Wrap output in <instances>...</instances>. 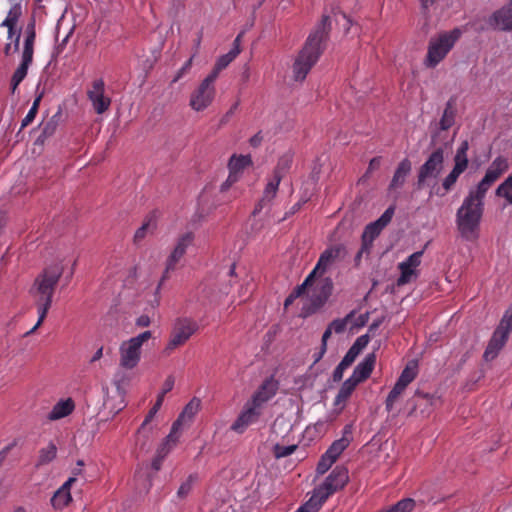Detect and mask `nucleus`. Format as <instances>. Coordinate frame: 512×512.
<instances>
[{
  "label": "nucleus",
  "mask_w": 512,
  "mask_h": 512,
  "mask_svg": "<svg viewBox=\"0 0 512 512\" xmlns=\"http://www.w3.org/2000/svg\"><path fill=\"white\" fill-rule=\"evenodd\" d=\"M394 215V208L389 207L376 221L369 223L362 234L361 243L367 247L372 248L374 240L380 235L381 231L390 223Z\"/></svg>",
  "instance_id": "obj_12"
},
{
  "label": "nucleus",
  "mask_w": 512,
  "mask_h": 512,
  "mask_svg": "<svg viewBox=\"0 0 512 512\" xmlns=\"http://www.w3.org/2000/svg\"><path fill=\"white\" fill-rule=\"evenodd\" d=\"M313 285V282L310 280V278L306 277L304 282L298 286H296L293 291L288 295V297L284 301V308L287 309L290 305L293 304V302L306 294L308 291V288Z\"/></svg>",
  "instance_id": "obj_40"
},
{
  "label": "nucleus",
  "mask_w": 512,
  "mask_h": 512,
  "mask_svg": "<svg viewBox=\"0 0 512 512\" xmlns=\"http://www.w3.org/2000/svg\"><path fill=\"white\" fill-rule=\"evenodd\" d=\"M371 250H372V248H370V247H367V248L365 249L364 244H363V243H361V248H360V250L358 251V253H357V254H356V256H355V263H356V265H359V263H360V261H361V258H362L364 255H365V256H369V255H370V253H371Z\"/></svg>",
  "instance_id": "obj_60"
},
{
  "label": "nucleus",
  "mask_w": 512,
  "mask_h": 512,
  "mask_svg": "<svg viewBox=\"0 0 512 512\" xmlns=\"http://www.w3.org/2000/svg\"><path fill=\"white\" fill-rule=\"evenodd\" d=\"M369 340L370 339L368 334L361 335L355 340L351 347L360 354L361 351L368 345Z\"/></svg>",
  "instance_id": "obj_54"
},
{
  "label": "nucleus",
  "mask_w": 512,
  "mask_h": 512,
  "mask_svg": "<svg viewBox=\"0 0 512 512\" xmlns=\"http://www.w3.org/2000/svg\"><path fill=\"white\" fill-rule=\"evenodd\" d=\"M351 426L346 425L343 430V436L335 440L325 452L327 456H330L332 461H337L343 451L349 446L351 441Z\"/></svg>",
  "instance_id": "obj_23"
},
{
  "label": "nucleus",
  "mask_w": 512,
  "mask_h": 512,
  "mask_svg": "<svg viewBox=\"0 0 512 512\" xmlns=\"http://www.w3.org/2000/svg\"><path fill=\"white\" fill-rule=\"evenodd\" d=\"M508 336V333L496 328L483 355L486 361L493 360L498 355L499 351L505 345Z\"/></svg>",
  "instance_id": "obj_21"
},
{
  "label": "nucleus",
  "mask_w": 512,
  "mask_h": 512,
  "mask_svg": "<svg viewBox=\"0 0 512 512\" xmlns=\"http://www.w3.org/2000/svg\"><path fill=\"white\" fill-rule=\"evenodd\" d=\"M348 369L347 366H343L342 363L340 362L337 367L334 369L333 371V381L334 382H339L342 380L343 378V374L345 372V370Z\"/></svg>",
  "instance_id": "obj_58"
},
{
  "label": "nucleus",
  "mask_w": 512,
  "mask_h": 512,
  "mask_svg": "<svg viewBox=\"0 0 512 512\" xmlns=\"http://www.w3.org/2000/svg\"><path fill=\"white\" fill-rule=\"evenodd\" d=\"M399 270L400 277L397 280V285L401 286L408 283L416 271V252L412 253L406 261L399 264Z\"/></svg>",
  "instance_id": "obj_26"
},
{
  "label": "nucleus",
  "mask_w": 512,
  "mask_h": 512,
  "mask_svg": "<svg viewBox=\"0 0 512 512\" xmlns=\"http://www.w3.org/2000/svg\"><path fill=\"white\" fill-rule=\"evenodd\" d=\"M278 390V382L273 378H267L263 381V383L259 386V388L254 392L250 402L261 408L264 403L269 401L272 397L275 396Z\"/></svg>",
  "instance_id": "obj_16"
},
{
  "label": "nucleus",
  "mask_w": 512,
  "mask_h": 512,
  "mask_svg": "<svg viewBox=\"0 0 512 512\" xmlns=\"http://www.w3.org/2000/svg\"><path fill=\"white\" fill-rule=\"evenodd\" d=\"M444 152L438 148L432 152L418 171V186L427 179L436 180L443 168Z\"/></svg>",
  "instance_id": "obj_15"
},
{
  "label": "nucleus",
  "mask_w": 512,
  "mask_h": 512,
  "mask_svg": "<svg viewBox=\"0 0 512 512\" xmlns=\"http://www.w3.org/2000/svg\"><path fill=\"white\" fill-rule=\"evenodd\" d=\"M183 259L182 256L176 254L173 250L169 253L165 260V267L161 279L159 281L157 290L163 285V283L171 277V274L178 269L180 262Z\"/></svg>",
  "instance_id": "obj_29"
},
{
  "label": "nucleus",
  "mask_w": 512,
  "mask_h": 512,
  "mask_svg": "<svg viewBox=\"0 0 512 512\" xmlns=\"http://www.w3.org/2000/svg\"><path fill=\"white\" fill-rule=\"evenodd\" d=\"M87 97L97 114L105 113L111 105V98L105 96V82L102 78L95 79L91 83V87L87 90Z\"/></svg>",
  "instance_id": "obj_13"
},
{
  "label": "nucleus",
  "mask_w": 512,
  "mask_h": 512,
  "mask_svg": "<svg viewBox=\"0 0 512 512\" xmlns=\"http://www.w3.org/2000/svg\"><path fill=\"white\" fill-rule=\"evenodd\" d=\"M250 165H252V159L250 155H233L229 159L228 169L229 171L235 172L241 176L244 169Z\"/></svg>",
  "instance_id": "obj_31"
},
{
  "label": "nucleus",
  "mask_w": 512,
  "mask_h": 512,
  "mask_svg": "<svg viewBox=\"0 0 512 512\" xmlns=\"http://www.w3.org/2000/svg\"><path fill=\"white\" fill-rule=\"evenodd\" d=\"M240 177L241 176L236 174L235 172L229 171L227 179L225 180V182L221 184L220 192L224 193L228 191L232 187V185L235 184L240 179Z\"/></svg>",
  "instance_id": "obj_51"
},
{
  "label": "nucleus",
  "mask_w": 512,
  "mask_h": 512,
  "mask_svg": "<svg viewBox=\"0 0 512 512\" xmlns=\"http://www.w3.org/2000/svg\"><path fill=\"white\" fill-rule=\"evenodd\" d=\"M489 26L498 30H512V0L509 5L494 12L489 20Z\"/></svg>",
  "instance_id": "obj_18"
},
{
  "label": "nucleus",
  "mask_w": 512,
  "mask_h": 512,
  "mask_svg": "<svg viewBox=\"0 0 512 512\" xmlns=\"http://www.w3.org/2000/svg\"><path fill=\"white\" fill-rule=\"evenodd\" d=\"M280 180L277 178L272 177L266 184L265 189L263 191V195L261 199L256 203L252 214L254 216L258 215L265 207L269 206L272 200L275 198L279 185Z\"/></svg>",
  "instance_id": "obj_20"
},
{
  "label": "nucleus",
  "mask_w": 512,
  "mask_h": 512,
  "mask_svg": "<svg viewBox=\"0 0 512 512\" xmlns=\"http://www.w3.org/2000/svg\"><path fill=\"white\" fill-rule=\"evenodd\" d=\"M197 330L198 324L193 319L187 317L177 318L173 323L169 341L163 353L170 355L175 349L183 346Z\"/></svg>",
  "instance_id": "obj_6"
},
{
  "label": "nucleus",
  "mask_w": 512,
  "mask_h": 512,
  "mask_svg": "<svg viewBox=\"0 0 512 512\" xmlns=\"http://www.w3.org/2000/svg\"><path fill=\"white\" fill-rule=\"evenodd\" d=\"M240 52V49L232 48L228 53L220 56L208 76L216 80L220 72L224 70L240 54Z\"/></svg>",
  "instance_id": "obj_30"
},
{
  "label": "nucleus",
  "mask_w": 512,
  "mask_h": 512,
  "mask_svg": "<svg viewBox=\"0 0 512 512\" xmlns=\"http://www.w3.org/2000/svg\"><path fill=\"white\" fill-rule=\"evenodd\" d=\"M77 483L75 477H69L67 481L54 493L51 504L55 509L66 507L72 500L71 488Z\"/></svg>",
  "instance_id": "obj_19"
},
{
  "label": "nucleus",
  "mask_w": 512,
  "mask_h": 512,
  "mask_svg": "<svg viewBox=\"0 0 512 512\" xmlns=\"http://www.w3.org/2000/svg\"><path fill=\"white\" fill-rule=\"evenodd\" d=\"M196 480H197V475H195V474L189 475L188 478L186 479V481H184L180 485V487H179V489L177 491L178 497L179 498L186 497L190 493V491L192 489V486H193V484L195 483Z\"/></svg>",
  "instance_id": "obj_46"
},
{
  "label": "nucleus",
  "mask_w": 512,
  "mask_h": 512,
  "mask_svg": "<svg viewBox=\"0 0 512 512\" xmlns=\"http://www.w3.org/2000/svg\"><path fill=\"white\" fill-rule=\"evenodd\" d=\"M83 467H84V461L78 460L75 467H73L71 470L70 477H75L78 480V476L82 475V473H83Z\"/></svg>",
  "instance_id": "obj_61"
},
{
  "label": "nucleus",
  "mask_w": 512,
  "mask_h": 512,
  "mask_svg": "<svg viewBox=\"0 0 512 512\" xmlns=\"http://www.w3.org/2000/svg\"><path fill=\"white\" fill-rule=\"evenodd\" d=\"M152 224V218H147L144 223L137 229L134 235V242L139 243L141 242L147 235L150 227Z\"/></svg>",
  "instance_id": "obj_47"
},
{
  "label": "nucleus",
  "mask_w": 512,
  "mask_h": 512,
  "mask_svg": "<svg viewBox=\"0 0 512 512\" xmlns=\"http://www.w3.org/2000/svg\"><path fill=\"white\" fill-rule=\"evenodd\" d=\"M376 362V355L370 353L354 368L350 376L358 384L370 377Z\"/></svg>",
  "instance_id": "obj_22"
},
{
  "label": "nucleus",
  "mask_w": 512,
  "mask_h": 512,
  "mask_svg": "<svg viewBox=\"0 0 512 512\" xmlns=\"http://www.w3.org/2000/svg\"><path fill=\"white\" fill-rule=\"evenodd\" d=\"M193 57L191 56L184 64L183 66L177 71L176 75L172 79V84L178 82L190 69L193 62Z\"/></svg>",
  "instance_id": "obj_52"
},
{
  "label": "nucleus",
  "mask_w": 512,
  "mask_h": 512,
  "mask_svg": "<svg viewBox=\"0 0 512 512\" xmlns=\"http://www.w3.org/2000/svg\"><path fill=\"white\" fill-rule=\"evenodd\" d=\"M349 482L348 469L343 465L336 466L325 478L322 484L315 489L321 494L322 499L331 497L336 492L342 490Z\"/></svg>",
  "instance_id": "obj_7"
},
{
  "label": "nucleus",
  "mask_w": 512,
  "mask_h": 512,
  "mask_svg": "<svg viewBox=\"0 0 512 512\" xmlns=\"http://www.w3.org/2000/svg\"><path fill=\"white\" fill-rule=\"evenodd\" d=\"M335 462L336 461H332L330 456L324 453L317 464V473L321 475L325 474Z\"/></svg>",
  "instance_id": "obj_48"
},
{
  "label": "nucleus",
  "mask_w": 512,
  "mask_h": 512,
  "mask_svg": "<svg viewBox=\"0 0 512 512\" xmlns=\"http://www.w3.org/2000/svg\"><path fill=\"white\" fill-rule=\"evenodd\" d=\"M35 31L34 27L31 26V28L28 27L27 29V35L24 41V48L22 53V61L27 64H31L33 60V53H34V41H35Z\"/></svg>",
  "instance_id": "obj_34"
},
{
  "label": "nucleus",
  "mask_w": 512,
  "mask_h": 512,
  "mask_svg": "<svg viewBox=\"0 0 512 512\" xmlns=\"http://www.w3.org/2000/svg\"><path fill=\"white\" fill-rule=\"evenodd\" d=\"M194 239L195 235L193 232H185L176 239L172 250L184 258L188 248L193 245Z\"/></svg>",
  "instance_id": "obj_35"
},
{
  "label": "nucleus",
  "mask_w": 512,
  "mask_h": 512,
  "mask_svg": "<svg viewBox=\"0 0 512 512\" xmlns=\"http://www.w3.org/2000/svg\"><path fill=\"white\" fill-rule=\"evenodd\" d=\"M462 34L459 28L449 32L440 33L437 37L431 38L428 46L427 56L424 64L428 68L436 67L451 51Z\"/></svg>",
  "instance_id": "obj_4"
},
{
  "label": "nucleus",
  "mask_w": 512,
  "mask_h": 512,
  "mask_svg": "<svg viewBox=\"0 0 512 512\" xmlns=\"http://www.w3.org/2000/svg\"><path fill=\"white\" fill-rule=\"evenodd\" d=\"M194 239L195 235L193 232H185L176 239L172 250L184 258L188 248L193 245Z\"/></svg>",
  "instance_id": "obj_36"
},
{
  "label": "nucleus",
  "mask_w": 512,
  "mask_h": 512,
  "mask_svg": "<svg viewBox=\"0 0 512 512\" xmlns=\"http://www.w3.org/2000/svg\"><path fill=\"white\" fill-rule=\"evenodd\" d=\"M180 432L173 430L171 427V431L168 436L164 439L161 445L158 447L156 454L160 455V457L166 458V456L171 452V450L176 446L179 441Z\"/></svg>",
  "instance_id": "obj_33"
},
{
  "label": "nucleus",
  "mask_w": 512,
  "mask_h": 512,
  "mask_svg": "<svg viewBox=\"0 0 512 512\" xmlns=\"http://www.w3.org/2000/svg\"><path fill=\"white\" fill-rule=\"evenodd\" d=\"M293 157L290 153H286L281 156L277 162V165L273 171V177L281 181L285 173L290 169L292 165Z\"/></svg>",
  "instance_id": "obj_42"
},
{
  "label": "nucleus",
  "mask_w": 512,
  "mask_h": 512,
  "mask_svg": "<svg viewBox=\"0 0 512 512\" xmlns=\"http://www.w3.org/2000/svg\"><path fill=\"white\" fill-rule=\"evenodd\" d=\"M345 251L343 245H334L325 249L313 270L308 274V278L314 283L315 277L322 276L334 263L340 258L342 253Z\"/></svg>",
  "instance_id": "obj_11"
},
{
  "label": "nucleus",
  "mask_w": 512,
  "mask_h": 512,
  "mask_svg": "<svg viewBox=\"0 0 512 512\" xmlns=\"http://www.w3.org/2000/svg\"><path fill=\"white\" fill-rule=\"evenodd\" d=\"M326 501L327 499H322L321 494L314 489L311 498L295 512H318Z\"/></svg>",
  "instance_id": "obj_37"
},
{
  "label": "nucleus",
  "mask_w": 512,
  "mask_h": 512,
  "mask_svg": "<svg viewBox=\"0 0 512 512\" xmlns=\"http://www.w3.org/2000/svg\"><path fill=\"white\" fill-rule=\"evenodd\" d=\"M159 409H160V407L153 405V407L149 410L148 414L146 415V417L141 425V428H143L144 426H146L148 423H150L152 421V419L157 414Z\"/></svg>",
  "instance_id": "obj_62"
},
{
  "label": "nucleus",
  "mask_w": 512,
  "mask_h": 512,
  "mask_svg": "<svg viewBox=\"0 0 512 512\" xmlns=\"http://www.w3.org/2000/svg\"><path fill=\"white\" fill-rule=\"evenodd\" d=\"M415 377L416 360H410L386 398L385 405L388 412L393 410L394 405L403 396L406 388L415 379Z\"/></svg>",
  "instance_id": "obj_8"
},
{
  "label": "nucleus",
  "mask_w": 512,
  "mask_h": 512,
  "mask_svg": "<svg viewBox=\"0 0 512 512\" xmlns=\"http://www.w3.org/2000/svg\"><path fill=\"white\" fill-rule=\"evenodd\" d=\"M57 455V446L50 442L46 447L41 448L39 450V456L36 463L37 467L46 465L53 461L56 458Z\"/></svg>",
  "instance_id": "obj_41"
},
{
  "label": "nucleus",
  "mask_w": 512,
  "mask_h": 512,
  "mask_svg": "<svg viewBox=\"0 0 512 512\" xmlns=\"http://www.w3.org/2000/svg\"><path fill=\"white\" fill-rule=\"evenodd\" d=\"M411 172V163L409 160L404 159L399 166L397 167L394 176L392 178V181L389 185V190H397L398 188L402 187L405 183V180L407 176Z\"/></svg>",
  "instance_id": "obj_28"
},
{
  "label": "nucleus",
  "mask_w": 512,
  "mask_h": 512,
  "mask_svg": "<svg viewBox=\"0 0 512 512\" xmlns=\"http://www.w3.org/2000/svg\"><path fill=\"white\" fill-rule=\"evenodd\" d=\"M330 30V17L323 15L294 61L293 78L295 81H303L317 63L326 48Z\"/></svg>",
  "instance_id": "obj_1"
},
{
  "label": "nucleus",
  "mask_w": 512,
  "mask_h": 512,
  "mask_svg": "<svg viewBox=\"0 0 512 512\" xmlns=\"http://www.w3.org/2000/svg\"><path fill=\"white\" fill-rule=\"evenodd\" d=\"M63 273V267L59 264L45 268L34 280L30 288V295L37 307L38 321L25 333V336L33 334L44 322L52 304V298L56 285Z\"/></svg>",
  "instance_id": "obj_2"
},
{
  "label": "nucleus",
  "mask_w": 512,
  "mask_h": 512,
  "mask_svg": "<svg viewBox=\"0 0 512 512\" xmlns=\"http://www.w3.org/2000/svg\"><path fill=\"white\" fill-rule=\"evenodd\" d=\"M37 115V112L34 110V108H30L27 115L23 118L21 122V129L27 127L29 124L33 122Z\"/></svg>",
  "instance_id": "obj_59"
},
{
  "label": "nucleus",
  "mask_w": 512,
  "mask_h": 512,
  "mask_svg": "<svg viewBox=\"0 0 512 512\" xmlns=\"http://www.w3.org/2000/svg\"><path fill=\"white\" fill-rule=\"evenodd\" d=\"M311 290L310 301L314 309L323 306L333 291V281L330 277L317 276L314 283L308 288Z\"/></svg>",
  "instance_id": "obj_14"
},
{
  "label": "nucleus",
  "mask_w": 512,
  "mask_h": 512,
  "mask_svg": "<svg viewBox=\"0 0 512 512\" xmlns=\"http://www.w3.org/2000/svg\"><path fill=\"white\" fill-rule=\"evenodd\" d=\"M497 328L508 334L510 333L512 330V306L505 312Z\"/></svg>",
  "instance_id": "obj_50"
},
{
  "label": "nucleus",
  "mask_w": 512,
  "mask_h": 512,
  "mask_svg": "<svg viewBox=\"0 0 512 512\" xmlns=\"http://www.w3.org/2000/svg\"><path fill=\"white\" fill-rule=\"evenodd\" d=\"M200 408V400L193 398L180 413L178 418L172 424L173 430H176L181 433V429L183 424L190 422L193 417L196 415Z\"/></svg>",
  "instance_id": "obj_24"
},
{
  "label": "nucleus",
  "mask_w": 512,
  "mask_h": 512,
  "mask_svg": "<svg viewBox=\"0 0 512 512\" xmlns=\"http://www.w3.org/2000/svg\"><path fill=\"white\" fill-rule=\"evenodd\" d=\"M74 409L75 403L71 398L60 400L54 405V407L48 414V419L51 421L62 419L70 415L74 411Z\"/></svg>",
  "instance_id": "obj_25"
},
{
  "label": "nucleus",
  "mask_w": 512,
  "mask_h": 512,
  "mask_svg": "<svg viewBox=\"0 0 512 512\" xmlns=\"http://www.w3.org/2000/svg\"><path fill=\"white\" fill-rule=\"evenodd\" d=\"M495 194L512 205V173L497 187Z\"/></svg>",
  "instance_id": "obj_43"
},
{
  "label": "nucleus",
  "mask_w": 512,
  "mask_h": 512,
  "mask_svg": "<svg viewBox=\"0 0 512 512\" xmlns=\"http://www.w3.org/2000/svg\"><path fill=\"white\" fill-rule=\"evenodd\" d=\"M484 195H480L471 189L457 211V226L461 236L474 241L478 238L479 225L484 210Z\"/></svg>",
  "instance_id": "obj_3"
},
{
  "label": "nucleus",
  "mask_w": 512,
  "mask_h": 512,
  "mask_svg": "<svg viewBox=\"0 0 512 512\" xmlns=\"http://www.w3.org/2000/svg\"><path fill=\"white\" fill-rule=\"evenodd\" d=\"M259 415L260 408L248 401L243 411L232 424L231 429L237 433H243L249 425L258 419Z\"/></svg>",
  "instance_id": "obj_17"
},
{
  "label": "nucleus",
  "mask_w": 512,
  "mask_h": 512,
  "mask_svg": "<svg viewBox=\"0 0 512 512\" xmlns=\"http://www.w3.org/2000/svg\"><path fill=\"white\" fill-rule=\"evenodd\" d=\"M454 161H455L454 167H457L459 165L462 171L466 170V168L468 166L467 154H462V153L456 151Z\"/></svg>",
  "instance_id": "obj_57"
},
{
  "label": "nucleus",
  "mask_w": 512,
  "mask_h": 512,
  "mask_svg": "<svg viewBox=\"0 0 512 512\" xmlns=\"http://www.w3.org/2000/svg\"><path fill=\"white\" fill-rule=\"evenodd\" d=\"M215 81V79L207 75L191 93L189 105L193 110L200 112L211 105L216 93L214 86Z\"/></svg>",
  "instance_id": "obj_9"
},
{
  "label": "nucleus",
  "mask_w": 512,
  "mask_h": 512,
  "mask_svg": "<svg viewBox=\"0 0 512 512\" xmlns=\"http://www.w3.org/2000/svg\"><path fill=\"white\" fill-rule=\"evenodd\" d=\"M464 171L461 170L460 166L453 167L452 171L448 174V176L443 180L442 190L438 187L435 191L437 195L444 196L446 192H448L456 183L460 174Z\"/></svg>",
  "instance_id": "obj_39"
},
{
  "label": "nucleus",
  "mask_w": 512,
  "mask_h": 512,
  "mask_svg": "<svg viewBox=\"0 0 512 512\" xmlns=\"http://www.w3.org/2000/svg\"><path fill=\"white\" fill-rule=\"evenodd\" d=\"M29 66H30L29 64L21 62L19 67L13 73L12 78H11L12 93H14L16 91L19 84L25 79Z\"/></svg>",
  "instance_id": "obj_44"
},
{
  "label": "nucleus",
  "mask_w": 512,
  "mask_h": 512,
  "mask_svg": "<svg viewBox=\"0 0 512 512\" xmlns=\"http://www.w3.org/2000/svg\"><path fill=\"white\" fill-rule=\"evenodd\" d=\"M21 14V8L19 5H14L10 11L8 12V15L6 19L3 21L2 25L8 27L9 29V37L13 34V29L18 21V18Z\"/></svg>",
  "instance_id": "obj_45"
},
{
  "label": "nucleus",
  "mask_w": 512,
  "mask_h": 512,
  "mask_svg": "<svg viewBox=\"0 0 512 512\" xmlns=\"http://www.w3.org/2000/svg\"><path fill=\"white\" fill-rule=\"evenodd\" d=\"M152 337L151 331H144L141 334L123 341L119 347V365L126 369H134L141 359L142 345Z\"/></svg>",
  "instance_id": "obj_5"
},
{
  "label": "nucleus",
  "mask_w": 512,
  "mask_h": 512,
  "mask_svg": "<svg viewBox=\"0 0 512 512\" xmlns=\"http://www.w3.org/2000/svg\"><path fill=\"white\" fill-rule=\"evenodd\" d=\"M455 115H456V110L454 107V102L452 100H449L446 103L443 115L439 122L440 129L445 131V130H448L449 128H451L455 121Z\"/></svg>",
  "instance_id": "obj_38"
},
{
  "label": "nucleus",
  "mask_w": 512,
  "mask_h": 512,
  "mask_svg": "<svg viewBox=\"0 0 512 512\" xmlns=\"http://www.w3.org/2000/svg\"><path fill=\"white\" fill-rule=\"evenodd\" d=\"M417 399H418V408L421 407V406H424V409L422 410V413H424V412L429 413L430 412V407L432 406V400L433 399L431 397H429L427 394L422 395L419 392H418Z\"/></svg>",
  "instance_id": "obj_53"
},
{
  "label": "nucleus",
  "mask_w": 512,
  "mask_h": 512,
  "mask_svg": "<svg viewBox=\"0 0 512 512\" xmlns=\"http://www.w3.org/2000/svg\"><path fill=\"white\" fill-rule=\"evenodd\" d=\"M359 353L355 351L352 347L349 348L341 363L343 366H347L348 368L354 363Z\"/></svg>",
  "instance_id": "obj_55"
},
{
  "label": "nucleus",
  "mask_w": 512,
  "mask_h": 512,
  "mask_svg": "<svg viewBox=\"0 0 512 512\" xmlns=\"http://www.w3.org/2000/svg\"><path fill=\"white\" fill-rule=\"evenodd\" d=\"M354 316V311H351L344 318H338L333 320L326 328L322 335V342H327L331 337L332 333L340 334L346 330L347 324L351 321Z\"/></svg>",
  "instance_id": "obj_27"
},
{
  "label": "nucleus",
  "mask_w": 512,
  "mask_h": 512,
  "mask_svg": "<svg viewBox=\"0 0 512 512\" xmlns=\"http://www.w3.org/2000/svg\"><path fill=\"white\" fill-rule=\"evenodd\" d=\"M381 165V157H374L370 160L366 174L372 173L377 170Z\"/></svg>",
  "instance_id": "obj_63"
},
{
  "label": "nucleus",
  "mask_w": 512,
  "mask_h": 512,
  "mask_svg": "<svg viewBox=\"0 0 512 512\" xmlns=\"http://www.w3.org/2000/svg\"><path fill=\"white\" fill-rule=\"evenodd\" d=\"M174 387V378L172 376H168L163 384L161 393L167 394Z\"/></svg>",
  "instance_id": "obj_64"
},
{
  "label": "nucleus",
  "mask_w": 512,
  "mask_h": 512,
  "mask_svg": "<svg viewBox=\"0 0 512 512\" xmlns=\"http://www.w3.org/2000/svg\"><path fill=\"white\" fill-rule=\"evenodd\" d=\"M296 449V446L295 445H291V446H279V445H276L275 447V455L277 458H280V457H286V456H289L291 455Z\"/></svg>",
  "instance_id": "obj_56"
},
{
  "label": "nucleus",
  "mask_w": 512,
  "mask_h": 512,
  "mask_svg": "<svg viewBox=\"0 0 512 512\" xmlns=\"http://www.w3.org/2000/svg\"><path fill=\"white\" fill-rule=\"evenodd\" d=\"M509 169V161L504 156L496 157L486 170L478 185L474 188L478 194L486 196L492 185Z\"/></svg>",
  "instance_id": "obj_10"
},
{
  "label": "nucleus",
  "mask_w": 512,
  "mask_h": 512,
  "mask_svg": "<svg viewBox=\"0 0 512 512\" xmlns=\"http://www.w3.org/2000/svg\"><path fill=\"white\" fill-rule=\"evenodd\" d=\"M357 385H358V383L355 382L350 377L347 380H345L343 382L342 386L340 387L338 394L336 395V397L334 399V405L335 406L344 405L345 402L349 399V397L353 393V391L355 390Z\"/></svg>",
  "instance_id": "obj_32"
},
{
  "label": "nucleus",
  "mask_w": 512,
  "mask_h": 512,
  "mask_svg": "<svg viewBox=\"0 0 512 512\" xmlns=\"http://www.w3.org/2000/svg\"><path fill=\"white\" fill-rule=\"evenodd\" d=\"M497 328L508 334L510 333L512 330V306L505 312Z\"/></svg>",
  "instance_id": "obj_49"
}]
</instances>
